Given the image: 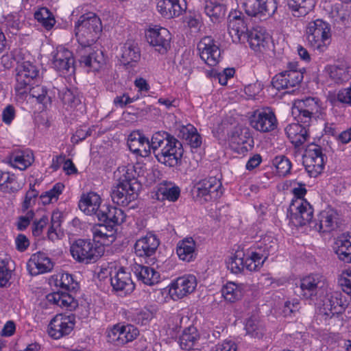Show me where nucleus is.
<instances>
[{
  "label": "nucleus",
  "instance_id": "1",
  "mask_svg": "<svg viewBox=\"0 0 351 351\" xmlns=\"http://www.w3.org/2000/svg\"><path fill=\"white\" fill-rule=\"evenodd\" d=\"M228 32L235 43H244L247 40L252 50L263 53L269 47L270 36L262 27L253 29L248 32L247 27L240 16H234L230 19Z\"/></svg>",
  "mask_w": 351,
  "mask_h": 351
},
{
  "label": "nucleus",
  "instance_id": "2",
  "mask_svg": "<svg viewBox=\"0 0 351 351\" xmlns=\"http://www.w3.org/2000/svg\"><path fill=\"white\" fill-rule=\"evenodd\" d=\"M75 36L82 47H88L99 37L102 31L100 19L93 12L82 15L75 26Z\"/></svg>",
  "mask_w": 351,
  "mask_h": 351
},
{
  "label": "nucleus",
  "instance_id": "3",
  "mask_svg": "<svg viewBox=\"0 0 351 351\" xmlns=\"http://www.w3.org/2000/svg\"><path fill=\"white\" fill-rule=\"evenodd\" d=\"M306 37L311 47L319 51H324L330 43V25L321 19L312 21L306 26Z\"/></svg>",
  "mask_w": 351,
  "mask_h": 351
},
{
  "label": "nucleus",
  "instance_id": "4",
  "mask_svg": "<svg viewBox=\"0 0 351 351\" xmlns=\"http://www.w3.org/2000/svg\"><path fill=\"white\" fill-rule=\"evenodd\" d=\"M70 251L75 261L88 264L96 262L103 254L104 249L90 240L78 239L71 245Z\"/></svg>",
  "mask_w": 351,
  "mask_h": 351
},
{
  "label": "nucleus",
  "instance_id": "5",
  "mask_svg": "<svg viewBox=\"0 0 351 351\" xmlns=\"http://www.w3.org/2000/svg\"><path fill=\"white\" fill-rule=\"evenodd\" d=\"M320 101L315 97H307L298 100L292 108V114L298 122L310 125L313 118H316L322 112Z\"/></svg>",
  "mask_w": 351,
  "mask_h": 351
},
{
  "label": "nucleus",
  "instance_id": "6",
  "mask_svg": "<svg viewBox=\"0 0 351 351\" xmlns=\"http://www.w3.org/2000/svg\"><path fill=\"white\" fill-rule=\"evenodd\" d=\"M138 335V330L131 324H117L107 330L108 341L116 346H123L131 342Z\"/></svg>",
  "mask_w": 351,
  "mask_h": 351
},
{
  "label": "nucleus",
  "instance_id": "7",
  "mask_svg": "<svg viewBox=\"0 0 351 351\" xmlns=\"http://www.w3.org/2000/svg\"><path fill=\"white\" fill-rule=\"evenodd\" d=\"M183 150L182 144L175 138L167 141L166 145L155 156L158 162L169 167H175L181 161Z\"/></svg>",
  "mask_w": 351,
  "mask_h": 351
},
{
  "label": "nucleus",
  "instance_id": "8",
  "mask_svg": "<svg viewBox=\"0 0 351 351\" xmlns=\"http://www.w3.org/2000/svg\"><path fill=\"white\" fill-rule=\"evenodd\" d=\"M195 189L196 198L201 203L217 199L222 194L221 183L215 177L199 181Z\"/></svg>",
  "mask_w": 351,
  "mask_h": 351
},
{
  "label": "nucleus",
  "instance_id": "9",
  "mask_svg": "<svg viewBox=\"0 0 351 351\" xmlns=\"http://www.w3.org/2000/svg\"><path fill=\"white\" fill-rule=\"evenodd\" d=\"M250 123L258 132H268L276 129L278 122L274 112L267 108L255 110L250 118Z\"/></svg>",
  "mask_w": 351,
  "mask_h": 351
},
{
  "label": "nucleus",
  "instance_id": "10",
  "mask_svg": "<svg viewBox=\"0 0 351 351\" xmlns=\"http://www.w3.org/2000/svg\"><path fill=\"white\" fill-rule=\"evenodd\" d=\"M292 222L298 226L311 223L313 217V208L304 198H297L292 201L290 206Z\"/></svg>",
  "mask_w": 351,
  "mask_h": 351
},
{
  "label": "nucleus",
  "instance_id": "11",
  "mask_svg": "<svg viewBox=\"0 0 351 351\" xmlns=\"http://www.w3.org/2000/svg\"><path fill=\"white\" fill-rule=\"evenodd\" d=\"M75 326V317L73 315L57 314L49 324V335L55 339L68 335Z\"/></svg>",
  "mask_w": 351,
  "mask_h": 351
},
{
  "label": "nucleus",
  "instance_id": "12",
  "mask_svg": "<svg viewBox=\"0 0 351 351\" xmlns=\"http://www.w3.org/2000/svg\"><path fill=\"white\" fill-rule=\"evenodd\" d=\"M303 165L311 177L316 178L323 171L325 161L321 147L315 145L308 148L303 158Z\"/></svg>",
  "mask_w": 351,
  "mask_h": 351
},
{
  "label": "nucleus",
  "instance_id": "13",
  "mask_svg": "<svg viewBox=\"0 0 351 351\" xmlns=\"http://www.w3.org/2000/svg\"><path fill=\"white\" fill-rule=\"evenodd\" d=\"M242 7L249 16L266 17L275 13L277 3L276 0H245Z\"/></svg>",
  "mask_w": 351,
  "mask_h": 351
},
{
  "label": "nucleus",
  "instance_id": "14",
  "mask_svg": "<svg viewBox=\"0 0 351 351\" xmlns=\"http://www.w3.org/2000/svg\"><path fill=\"white\" fill-rule=\"evenodd\" d=\"M146 173L145 167L138 163L136 165H128L119 167L114 174L118 183L138 188V184L136 180V175L137 174L139 177H145Z\"/></svg>",
  "mask_w": 351,
  "mask_h": 351
},
{
  "label": "nucleus",
  "instance_id": "15",
  "mask_svg": "<svg viewBox=\"0 0 351 351\" xmlns=\"http://www.w3.org/2000/svg\"><path fill=\"white\" fill-rule=\"evenodd\" d=\"M200 58L208 66H214L221 59V51L210 36L204 37L197 45Z\"/></svg>",
  "mask_w": 351,
  "mask_h": 351
},
{
  "label": "nucleus",
  "instance_id": "16",
  "mask_svg": "<svg viewBox=\"0 0 351 351\" xmlns=\"http://www.w3.org/2000/svg\"><path fill=\"white\" fill-rule=\"evenodd\" d=\"M146 38L147 42L162 54L170 48L171 34L166 28H150L146 33Z\"/></svg>",
  "mask_w": 351,
  "mask_h": 351
},
{
  "label": "nucleus",
  "instance_id": "17",
  "mask_svg": "<svg viewBox=\"0 0 351 351\" xmlns=\"http://www.w3.org/2000/svg\"><path fill=\"white\" fill-rule=\"evenodd\" d=\"M197 285L196 277L186 275L179 277L171 284L169 293L173 300L180 299L193 293Z\"/></svg>",
  "mask_w": 351,
  "mask_h": 351
},
{
  "label": "nucleus",
  "instance_id": "18",
  "mask_svg": "<svg viewBox=\"0 0 351 351\" xmlns=\"http://www.w3.org/2000/svg\"><path fill=\"white\" fill-rule=\"evenodd\" d=\"M303 79L300 71L286 70L275 75L272 80L273 86L278 89H287L298 85Z\"/></svg>",
  "mask_w": 351,
  "mask_h": 351
},
{
  "label": "nucleus",
  "instance_id": "19",
  "mask_svg": "<svg viewBox=\"0 0 351 351\" xmlns=\"http://www.w3.org/2000/svg\"><path fill=\"white\" fill-rule=\"evenodd\" d=\"M159 244L160 242L156 236L148 233L136 241L134 252L139 257H150L156 253Z\"/></svg>",
  "mask_w": 351,
  "mask_h": 351
},
{
  "label": "nucleus",
  "instance_id": "20",
  "mask_svg": "<svg viewBox=\"0 0 351 351\" xmlns=\"http://www.w3.org/2000/svg\"><path fill=\"white\" fill-rule=\"evenodd\" d=\"M27 267L31 275L36 276L50 271L53 267V263L45 253L39 252L31 256Z\"/></svg>",
  "mask_w": 351,
  "mask_h": 351
},
{
  "label": "nucleus",
  "instance_id": "21",
  "mask_svg": "<svg viewBox=\"0 0 351 351\" xmlns=\"http://www.w3.org/2000/svg\"><path fill=\"white\" fill-rule=\"evenodd\" d=\"M337 213L332 209L322 210L317 216L314 226H311L319 232H330L337 227Z\"/></svg>",
  "mask_w": 351,
  "mask_h": 351
},
{
  "label": "nucleus",
  "instance_id": "22",
  "mask_svg": "<svg viewBox=\"0 0 351 351\" xmlns=\"http://www.w3.org/2000/svg\"><path fill=\"white\" fill-rule=\"evenodd\" d=\"M186 9L184 0H160L157 3L158 12L168 19L179 16Z\"/></svg>",
  "mask_w": 351,
  "mask_h": 351
},
{
  "label": "nucleus",
  "instance_id": "23",
  "mask_svg": "<svg viewBox=\"0 0 351 351\" xmlns=\"http://www.w3.org/2000/svg\"><path fill=\"white\" fill-rule=\"evenodd\" d=\"M5 161L14 168L25 170L34 162V156L29 149H16L5 158Z\"/></svg>",
  "mask_w": 351,
  "mask_h": 351
},
{
  "label": "nucleus",
  "instance_id": "24",
  "mask_svg": "<svg viewBox=\"0 0 351 351\" xmlns=\"http://www.w3.org/2000/svg\"><path fill=\"white\" fill-rule=\"evenodd\" d=\"M128 145L131 152L142 157L150 154V141L139 132L134 131L129 135Z\"/></svg>",
  "mask_w": 351,
  "mask_h": 351
},
{
  "label": "nucleus",
  "instance_id": "25",
  "mask_svg": "<svg viewBox=\"0 0 351 351\" xmlns=\"http://www.w3.org/2000/svg\"><path fill=\"white\" fill-rule=\"evenodd\" d=\"M346 306V300H343L339 291L331 292L327 295L323 304V313L328 317L341 313Z\"/></svg>",
  "mask_w": 351,
  "mask_h": 351
},
{
  "label": "nucleus",
  "instance_id": "26",
  "mask_svg": "<svg viewBox=\"0 0 351 351\" xmlns=\"http://www.w3.org/2000/svg\"><path fill=\"white\" fill-rule=\"evenodd\" d=\"M52 64L53 67L62 73H65L73 64V53L62 46H59L53 53Z\"/></svg>",
  "mask_w": 351,
  "mask_h": 351
},
{
  "label": "nucleus",
  "instance_id": "27",
  "mask_svg": "<svg viewBox=\"0 0 351 351\" xmlns=\"http://www.w3.org/2000/svg\"><path fill=\"white\" fill-rule=\"evenodd\" d=\"M101 198L95 192H89L83 194L79 202V208L84 213L88 215H96L100 211Z\"/></svg>",
  "mask_w": 351,
  "mask_h": 351
},
{
  "label": "nucleus",
  "instance_id": "28",
  "mask_svg": "<svg viewBox=\"0 0 351 351\" xmlns=\"http://www.w3.org/2000/svg\"><path fill=\"white\" fill-rule=\"evenodd\" d=\"M324 285V278L319 275H309L303 278L300 281V295L305 298L314 295L317 289Z\"/></svg>",
  "mask_w": 351,
  "mask_h": 351
},
{
  "label": "nucleus",
  "instance_id": "29",
  "mask_svg": "<svg viewBox=\"0 0 351 351\" xmlns=\"http://www.w3.org/2000/svg\"><path fill=\"white\" fill-rule=\"evenodd\" d=\"M111 285L117 291H122L124 293L132 292L134 289V285L132 282L130 274L123 269H119L112 276Z\"/></svg>",
  "mask_w": 351,
  "mask_h": 351
},
{
  "label": "nucleus",
  "instance_id": "30",
  "mask_svg": "<svg viewBox=\"0 0 351 351\" xmlns=\"http://www.w3.org/2000/svg\"><path fill=\"white\" fill-rule=\"evenodd\" d=\"M308 126L304 123L301 125L298 121V123H291L286 127V134L292 144L298 147L306 141Z\"/></svg>",
  "mask_w": 351,
  "mask_h": 351
},
{
  "label": "nucleus",
  "instance_id": "31",
  "mask_svg": "<svg viewBox=\"0 0 351 351\" xmlns=\"http://www.w3.org/2000/svg\"><path fill=\"white\" fill-rule=\"evenodd\" d=\"M334 250L341 261L351 263V234H343L338 237L335 242Z\"/></svg>",
  "mask_w": 351,
  "mask_h": 351
},
{
  "label": "nucleus",
  "instance_id": "32",
  "mask_svg": "<svg viewBox=\"0 0 351 351\" xmlns=\"http://www.w3.org/2000/svg\"><path fill=\"white\" fill-rule=\"evenodd\" d=\"M136 189L135 186L117 183L112 191V199L117 204H127L135 198Z\"/></svg>",
  "mask_w": 351,
  "mask_h": 351
},
{
  "label": "nucleus",
  "instance_id": "33",
  "mask_svg": "<svg viewBox=\"0 0 351 351\" xmlns=\"http://www.w3.org/2000/svg\"><path fill=\"white\" fill-rule=\"evenodd\" d=\"M97 218L101 221L120 224L124 222L125 215L121 208L104 205L97 214Z\"/></svg>",
  "mask_w": 351,
  "mask_h": 351
},
{
  "label": "nucleus",
  "instance_id": "34",
  "mask_svg": "<svg viewBox=\"0 0 351 351\" xmlns=\"http://www.w3.org/2000/svg\"><path fill=\"white\" fill-rule=\"evenodd\" d=\"M226 8L225 0H206L204 12L214 22H219L225 16Z\"/></svg>",
  "mask_w": 351,
  "mask_h": 351
},
{
  "label": "nucleus",
  "instance_id": "35",
  "mask_svg": "<svg viewBox=\"0 0 351 351\" xmlns=\"http://www.w3.org/2000/svg\"><path fill=\"white\" fill-rule=\"evenodd\" d=\"M177 254L180 260L186 262L193 261L196 257V245L191 237L179 241L176 249Z\"/></svg>",
  "mask_w": 351,
  "mask_h": 351
},
{
  "label": "nucleus",
  "instance_id": "36",
  "mask_svg": "<svg viewBox=\"0 0 351 351\" xmlns=\"http://www.w3.org/2000/svg\"><path fill=\"white\" fill-rule=\"evenodd\" d=\"M93 239L103 245H108L114 241V232L112 227L110 228L104 224L94 226L91 229Z\"/></svg>",
  "mask_w": 351,
  "mask_h": 351
},
{
  "label": "nucleus",
  "instance_id": "37",
  "mask_svg": "<svg viewBox=\"0 0 351 351\" xmlns=\"http://www.w3.org/2000/svg\"><path fill=\"white\" fill-rule=\"evenodd\" d=\"M46 298L49 303L57 305L61 308L71 310L76 306V302L74 298L64 291H56L49 293L46 296Z\"/></svg>",
  "mask_w": 351,
  "mask_h": 351
},
{
  "label": "nucleus",
  "instance_id": "38",
  "mask_svg": "<svg viewBox=\"0 0 351 351\" xmlns=\"http://www.w3.org/2000/svg\"><path fill=\"white\" fill-rule=\"evenodd\" d=\"M80 61L88 71H98L106 64V59L100 51L93 52L88 56H82Z\"/></svg>",
  "mask_w": 351,
  "mask_h": 351
},
{
  "label": "nucleus",
  "instance_id": "39",
  "mask_svg": "<svg viewBox=\"0 0 351 351\" xmlns=\"http://www.w3.org/2000/svg\"><path fill=\"white\" fill-rule=\"evenodd\" d=\"M253 142L248 128H237L231 133L229 137V143L233 149H237V146L250 145ZM246 149L245 146H243Z\"/></svg>",
  "mask_w": 351,
  "mask_h": 351
},
{
  "label": "nucleus",
  "instance_id": "40",
  "mask_svg": "<svg viewBox=\"0 0 351 351\" xmlns=\"http://www.w3.org/2000/svg\"><path fill=\"white\" fill-rule=\"evenodd\" d=\"M327 71L330 77L336 83L347 82L351 77V68L346 64L328 66Z\"/></svg>",
  "mask_w": 351,
  "mask_h": 351
},
{
  "label": "nucleus",
  "instance_id": "41",
  "mask_svg": "<svg viewBox=\"0 0 351 351\" xmlns=\"http://www.w3.org/2000/svg\"><path fill=\"white\" fill-rule=\"evenodd\" d=\"M136 274L138 280L147 285H154L159 282L160 274L154 268L138 265L136 268Z\"/></svg>",
  "mask_w": 351,
  "mask_h": 351
},
{
  "label": "nucleus",
  "instance_id": "42",
  "mask_svg": "<svg viewBox=\"0 0 351 351\" xmlns=\"http://www.w3.org/2000/svg\"><path fill=\"white\" fill-rule=\"evenodd\" d=\"M288 6L297 17L305 16L311 11L315 5V0H287Z\"/></svg>",
  "mask_w": 351,
  "mask_h": 351
},
{
  "label": "nucleus",
  "instance_id": "43",
  "mask_svg": "<svg viewBox=\"0 0 351 351\" xmlns=\"http://www.w3.org/2000/svg\"><path fill=\"white\" fill-rule=\"evenodd\" d=\"M245 289L243 284L229 282L223 286L221 291L226 300L233 302L241 298Z\"/></svg>",
  "mask_w": 351,
  "mask_h": 351
},
{
  "label": "nucleus",
  "instance_id": "44",
  "mask_svg": "<svg viewBox=\"0 0 351 351\" xmlns=\"http://www.w3.org/2000/svg\"><path fill=\"white\" fill-rule=\"evenodd\" d=\"M266 261L265 254H262L261 252H248L244 256V269H247L250 271L259 269Z\"/></svg>",
  "mask_w": 351,
  "mask_h": 351
},
{
  "label": "nucleus",
  "instance_id": "45",
  "mask_svg": "<svg viewBox=\"0 0 351 351\" xmlns=\"http://www.w3.org/2000/svg\"><path fill=\"white\" fill-rule=\"evenodd\" d=\"M180 194L178 186L171 182H165L161 184L158 191V199H167L171 202L176 201Z\"/></svg>",
  "mask_w": 351,
  "mask_h": 351
},
{
  "label": "nucleus",
  "instance_id": "46",
  "mask_svg": "<svg viewBox=\"0 0 351 351\" xmlns=\"http://www.w3.org/2000/svg\"><path fill=\"white\" fill-rule=\"evenodd\" d=\"M245 329L250 337L260 339L265 332V328L257 316L253 315L247 319Z\"/></svg>",
  "mask_w": 351,
  "mask_h": 351
},
{
  "label": "nucleus",
  "instance_id": "47",
  "mask_svg": "<svg viewBox=\"0 0 351 351\" xmlns=\"http://www.w3.org/2000/svg\"><path fill=\"white\" fill-rule=\"evenodd\" d=\"M140 58L138 49L132 42H127L121 48V62L128 65L133 62H137Z\"/></svg>",
  "mask_w": 351,
  "mask_h": 351
},
{
  "label": "nucleus",
  "instance_id": "48",
  "mask_svg": "<svg viewBox=\"0 0 351 351\" xmlns=\"http://www.w3.org/2000/svg\"><path fill=\"white\" fill-rule=\"evenodd\" d=\"M199 339V334L195 327L186 328L179 339L180 346L182 350H191Z\"/></svg>",
  "mask_w": 351,
  "mask_h": 351
},
{
  "label": "nucleus",
  "instance_id": "49",
  "mask_svg": "<svg viewBox=\"0 0 351 351\" xmlns=\"http://www.w3.org/2000/svg\"><path fill=\"white\" fill-rule=\"evenodd\" d=\"M64 189V185L62 183L58 182L51 189L43 192L40 196L43 204L47 205L56 202Z\"/></svg>",
  "mask_w": 351,
  "mask_h": 351
},
{
  "label": "nucleus",
  "instance_id": "50",
  "mask_svg": "<svg viewBox=\"0 0 351 351\" xmlns=\"http://www.w3.org/2000/svg\"><path fill=\"white\" fill-rule=\"evenodd\" d=\"M277 246L276 239L271 234H266L256 244V251L265 254V259L273 252Z\"/></svg>",
  "mask_w": 351,
  "mask_h": 351
},
{
  "label": "nucleus",
  "instance_id": "51",
  "mask_svg": "<svg viewBox=\"0 0 351 351\" xmlns=\"http://www.w3.org/2000/svg\"><path fill=\"white\" fill-rule=\"evenodd\" d=\"M32 80L21 69L17 68V73L16 76L15 92L16 95L23 96L29 90Z\"/></svg>",
  "mask_w": 351,
  "mask_h": 351
},
{
  "label": "nucleus",
  "instance_id": "52",
  "mask_svg": "<svg viewBox=\"0 0 351 351\" xmlns=\"http://www.w3.org/2000/svg\"><path fill=\"white\" fill-rule=\"evenodd\" d=\"M73 278L68 273H59L54 275L50 279V284L56 287H60L64 290H69L71 288L74 289Z\"/></svg>",
  "mask_w": 351,
  "mask_h": 351
},
{
  "label": "nucleus",
  "instance_id": "53",
  "mask_svg": "<svg viewBox=\"0 0 351 351\" xmlns=\"http://www.w3.org/2000/svg\"><path fill=\"white\" fill-rule=\"evenodd\" d=\"M244 256L243 251H237L227 261L228 268L234 274L241 272L244 269Z\"/></svg>",
  "mask_w": 351,
  "mask_h": 351
},
{
  "label": "nucleus",
  "instance_id": "54",
  "mask_svg": "<svg viewBox=\"0 0 351 351\" xmlns=\"http://www.w3.org/2000/svg\"><path fill=\"white\" fill-rule=\"evenodd\" d=\"M35 19L47 30L55 25L56 21L53 14L46 8H41L34 14Z\"/></svg>",
  "mask_w": 351,
  "mask_h": 351
},
{
  "label": "nucleus",
  "instance_id": "55",
  "mask_svg": "<svg viewBox=\"0 0 351 351\" xmlns=\"http://www.w3.org/2000/svg\"><path fill=\"white\" fill-rule=\"evenodd\" d=\"M16 177L14 174L0 171V186L5 192H13L16 189Z\"/></svg>",
  "mask_w": 351,
  "mask_h": 351
},
{
  "label": "nucleus",
  "instance_id": "56",
  "mask_svg": "<svg viewBox=\"0 0 351 351\" xmlns=\"http://www.w3.org/2000/svg\"><path fill=\"white\" fill-rule=\"evenodd\" d=\"M174 137L165 132H158L153 134L150 141V149H152L156 153L159 149H162L166 145L167 141Z\"/></svg>",
  "mask_w": 351,
  "mask_h": 351
},
{
  "label": "nucleus",
  "instance_id": "57",
  "mask_svg": "<svg viewBox=\"0 0 351 351\" xmlns=\"http://www.w3.org/2000/svg\"><path fill=\"white\" fill-rule=\"evenodd\" d=\"M277 173L280 176H285L290 173L291 163L285 156H278L273 160Z\"/></svg>",
  "mask_w": 351,
  "mask_h": 351
},
{
  "label": "nucleus",
  "instance_id": "58",
  "mask_svg": "<svg viewBox=\"0 0 351 351\" xmlns=\"http://www.w3.org/2000/svg\"><path fill=\"white\" fill-rule=\"evenodd\" d=\"M60 225L61 220L60 214L58 213H53L51 219V226L47 233L50 240L55 241L61 237Z\"/></svg>",
  "mask_w": 351,
  "mask_h": 351
},
{
  "label": "nucleus",
  "instance_id": "59",
  "mask_svg": "<svg viewBox=\"0 0 351 351\" xmlns=\"http://www.w3.org/2000/svg\"><path fill=\"white\" fill-rule=\"evenodd\" d=\"M60 97L63 104L71 108H75L81 104L79 97L69 89H66L60 93Z\"/></svg>",
  "mask_w": 351,
  "mask_h": 351
},
{
  "label": "nucleus",
  "instance_id": "60",
  "mask_svg": "<svg viewBox=\"0 0 351 351\" xmlns=\"http://www.w3.org/2000/svg\"><path fill=\"white\" fill-rule=\"evenodd\" d=\"M10 259H0V287H6L11 277V271L8 268Z\"/></svg>",
  "mask_w": 351,
  "mask_h": 351
},
{
  "label": "nucleus",
  "instance_id": "61",
  "mask_svg": "<svg viewBox=\"0 0 351 351\" xmlns=\"http://www.w3.org/2000/svg\"><path fill=\"white\" fill-rule=\"evenodd\" d=\"M153 313L148 309H142L132 315V320L141 325H146L152 319Z\"/></svg>",
  "mask_w": 351,
  "mask_h": 351
},
{
  "label": "nucleus",
  "instance_id": "62",
  "mask_svg": "<svg viewBox=\"0 0 351 351\" xmlns=\"http://www.w3.org/2000/svg\"><path fill=\"white\" fill-rule=\"evenodd\" d=\"M38 195V192L34 189V186H30V189L26 193L24 201L22 203V211L29 210L33 205L35 204L36 197Z\"/></svg>",
  "mask_w": 351,
  "mask_h": 351
},
{
  "label": "nucleus",
  "instance_id": "63",
  "mask_svg": "<svg viewBox=\"0 0 351 351\" xmlns=\"http://www.w3.org/2000/svg\"><path fill=\"white\" fill-rule=\"evenodd\" d=\"M339 282L343 292L351 295V270L343 271Z\"/></svg>",
  "mask_w": 351,
  "mask_h": 351
},
{
  "label": "nucleus",
  "instance_id": "64",
  "mask_svg": "<svg viewBox=\"0 0 351 351\" xmlns=\"http://www.w3.org/2000/svg\"><path fill=\"white\" fill-rule=\"evenodd\" d=\"M29 94L38 102L44 103L47 99V90L45 87L38 85L29 89Z\"/></svg>",
  "mask_w": 351,
  "mask_h": 351
}]
</instances>
